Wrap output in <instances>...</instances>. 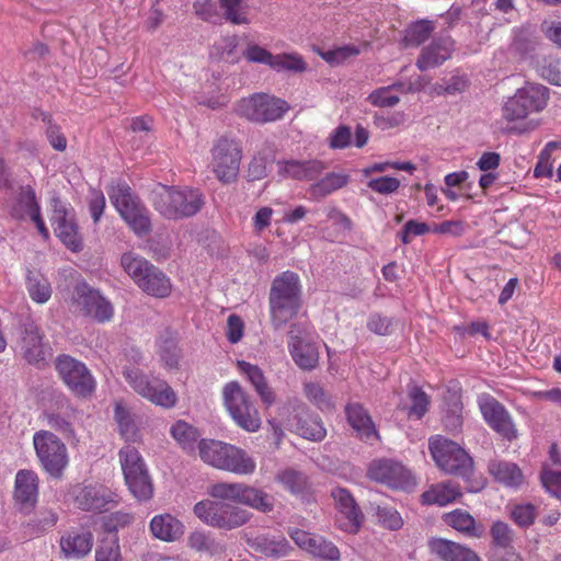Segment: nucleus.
I'll list each match as a JSON object with an SVG mask.
<instances>
[{"label": "nucleus", "mask_w": 561, "mask_h": 561, "mask_svg": "<svg viewBox=\"0 0 561 561\" xmlns=\"http://www.w3.org/2000/svg\"><path fill=\"white\" fill-rule=\"evenodd\" d=\"M53 213L51 226L58 239L72 252L82 250V238L78 231L75 211L71 206L65 204L60 198H51Z\"/></svg>", "instance_id": "nucleus-17"}, {"label": "nucleus", "mask_w": 561, "mask_h": 561, "mask_svg": "<svg viewBox=\"0 0 561 561\" xmlns=\"http://www.w3.org/2000/svg\"><path fill=\"white\" fill-rule=\"evenodd\" d=\"M118 458L125 479L149 471L140 453L129 444L119 449Z\"/></svg>", "instance_id": "nucleus-41"}, {"label": "nucleus", "mask_w": 561, "mask_h": 561, "mask_svg": "<svg viewBox=\"0 0 561 561\" xmlns=\"http://www.w3.org/2000/svg\"><path fill=\"white\" fill-rule=\"evenodd\" d=\"M33 445L42 468L53 478H60L69 465L68 449L54 433L41 430L33 435Z\"/></svg>", "instance_id": "nucleus-11"}, {"label": "nucleus", "mask_w": 561, "mask_h": 561, "mask_svg": "<svg viewBox=\"0 0 561 561\" xmlns=\"http://www.w3.org/2000/svg\"><path fill=\"white\" fill-rule=\"evenodd\" d=\"M300 277L293 271L278 274L272 282L268 294V309L275 329L284 327L297 316L302 304Z\"/></svg>", "instance_id": "nucleus-1"}, {"label": "nucleus", "mask_w": 561, "mask_h": 561, "mask_svg": "<svg viewBox=\"0 0 561 561\" xmlns=\"http://www.w3.org/2000/svg\"><path fill=\"white\" fill-rule=\"evenodd\" d=\"M316 51L322 59L333 66L341 65L350 57L357 56L360 53L359 48L355 45H344L327 51L317 49Z\"/></svg>", "instance_id": "nucleus-54"}, {"label": "nucleus", "mask_w": 561, "mask_h": 561, "mask_svg": "<svg viewBox=\"0 0 561 561\" xmlns=\"http://www.w3.org/2000/svg\"><path fill=\"white\" fill-rule=\"evenodd\" d=\"M374 124L381 130L398 127L404 124L407 115L404 112H393L390 114L376 113L373 116Z\"/></svg>", "instance_id": "nucleus-63"}, {"label": "nucleus", "mask_w": 561, "mask_h": 561, "mask_svg": "<svg viewBox=\"0 0 561 561\" xmlns=\"http://www.w3.org/2000/svg\"><path fill=\"white\" fill-rule=\"evenodd\" d=\"M201 459L221 470L240 476L252 474L256 463L243 449L215 439H202L198 445Z\"/></svg>", "instance_id": "nucleus-3"}, {"label": "nucleus", "mask_w": 561, "mask_h": 561, "mask_svg": "<svg viewBox=\"0 0 561 561\" xmlns=\"http://www.w3.org/2000/svg\"><path fill=\"white\" fill-rule=\"evenodd\" d=\"M25 285L28 296L34 302L43 305L50 299L51 285L44 275L28 271Z\"/></svg>", "instance_id": "nucleus-43"}, {"label": "nucleus", "mask_w": 561, "mask_h": 561, "mask_svg": "<svg viewBox=\"0 0 561 561\" xmlns=\"http://www.w3.org/2000/svg\"><path fill=\"white\" fill-rule=\"evenodd\" d=\"M271 68L277 72L288 71L302 73L307 70L308 65L298 53H283L273 56Z\"/></svg>", "instance_id": "nucleus-48"}, {"label": "nucleus", "mask_w": 561, "mask_h": 561, "mask_svg": "<svg viewBox=\"0 0 561 561\" xmlns=\"http://www.w3.org/2000/svg\"><path fill=\"white\" fill-rule=\"evenodd\" d=\"M345 412L350 425L356 431L362 439L369 443L378 439V433L374 423L360 404L350 403L346 405Z\"/></svg>", "instance_id": "nucleus-34"}, {"label": "nucleus", "mask_w": 561, "mask_h": 561, "mask_svg": "<svg viewBox=\"0 0 561 561\" xmlns=\"http://www.w3.org/2000/svg\"><path fill=\"white\" fill-rule=\"evenodd\" d=\"M540 478L543 488L550 494L561 500V472L543 470Z\"/></svg>", "instance_id": "nucleus-64"}, {"label": "nucleus", "mask_w": 561, "mask_h": 561, "mask_svg": "<svg viewBox=\"0 0 561 561\" xmlns=\"http://www.w3.org/2000/svg\"><path fill=\"white\" fill-rule=\"evenodd\" d=\"M289 334V352L296 365L304 370H312L319 362V352L314 344L306 341L296 332V325H291Z\"/></svg>", "instance_id": "nucleus-25"}, {"label": "nucleus", "mask_w": 561, "mask_h": 561, "mask_svg": "<svg viewBox=\"0 0 561 561\" xmlns=\"http://www.w3.org/2000/svg\"><path fill=\"white\" fill-rule=\"evenodd\" d=\"M248 546L266 558L280 559L293 552V547L283 535L261 534L247 540Z\"/></svg>", "instance_id": "nucleus-24"}, {"label": "nucleus", "mask_w": 561, "mask_h": 561, "mask_svg": "<svg viewBox=\"0 0 561 561\" xmlns=\"http://www.w3.org/2000/svg\"><path fill=\"white\" fill-rule=\"evenodd\" d=\"M41 207L36 201V195L31 186L21 187L16 203L11 209V216L16 219H24L32 217L36 211H39Z\"/></svg>", "instance_id": "nucleus-44"}, {"label": "nucleus", "mask_w": 561, "mask_h": 561, "mask_svg": "<svg viewBox=\"0 0 561 561\" xmlns=\"http://www.w3.org/2000/svg\"><path fill=\"white\" fill-rule=\"evenodd\" d=\"M454 50V41L449 36L438 37L425 46L416 60L421 71L436 68L450 58Z\"/></svg>", "instance_id": "nucleus-26"}, {"label": "nucleus", "mask_w": 561, "mask_h": 561, "mask_svg": "<svg viewBox=\"0 0 561 561\" xmlns=\"http://www.w3.org/2000/svg\"><path fill=\"white\" fill-rule=\"evenodd\" d=\"M430 453L437 467L445 473L468 479L473 471V460L457 443L442 435L428 440Z\"/></svg>", "instance_id": "nucleus-6"}, {"label": "nucleus", "mask_w": 561, "mask_h": 561, "mask_svg": "<svg viewBox=\"0 0 561 561\" xmlns=\"http://www.w3.org/2000/svg\"><path fill=\"white\" fill-rule=\"evenodd\" d=\"M114 417L122 437L126 442H136L138 439V430L131 414L122 403L115 404Z\"/></svg>", "instance_id": "nucleus-51"}, {"label": "nucleus", "mask_w": 561, "mask_h": 561, "mask_svg": "<svg viewBox=\"0 0 561 561\" xmlns=\"http://www.w3.org/2000/svg\"><path fill=\"white\" fill-rule=\"evenodd\" d=\"M19 347L27 363L38 366L45 364L51 351L49 345L43 342L39 329L33 323L25 324Z\"/></svg>", "instance_id": "nucleus-22"}, {"label": "nucleus", "mask_w": 561, "mask_h": 561, "mask_svg": "<svg viewBox=\"0 0 561 561\" xmlns=\"http://www.w3.org/2000/svg\"><path fill=\"white\" fill-rule=\"evenodd\" d=\"M478 405L485 423L507 440L517 437V430L506 408L489 393L478 397Z\"/></svg>", "instance_id": "nucleus-20"}, {"label": "nucleus", "mask_w": 561, "mask_h": 561, "mask_svg": "<svg viewBox=\"0 0 561 561\" xmlns=\"http://www.w3.org/2000/svg\"><path fill=\"white\" fill-rule=\"evenodd\" d=\"M38 497V476L32 470H19L14 481V500L22 508H32Z\"/></svg>", "instance_id": "nucleus-29"}, {"label": "nucleus", "mask_w": 561, "mask_h": 561, "mask_svg": "<svg viewBox=\"0 0 561 561\" xmlns=\"http://www.w3.org/2000/svg\"><path fill=\"white\" fill-rule=\"evenodd\" d=\"M224 16L234 25L249 24L247 0H218Z\"/></svg>", "instance_id": "nucleus-50"}, {"label": "nucleus", "mask_w": 561, "mask_h": 561, "mask_svg": "<svg viewBox=\"0 0 561 561\" xmlns=\"http://www.w3.org/2000/svg\"><path fill=\"white\" fill-rule=\"evenodd\" d=\"M75 419L76 410L69 404L67 400H62L60 402L58 411L45 410L43 412V420L46 422V424L66 437H71L75 435Z\"/></svg>", "instance_id": "nucleus-32"}, {"label": "nucleus", "mask_w": 561, "mask_h": 561, "mask_svg": "<svg viewBox=\"0 0 561 561\" xmlns=\"http://www.w3.org/2000/svg\"><path fill=\"white\" fill-rule=\"evenodd\" d=\"M208 494L213 499L229 500L261 513H271L275 506L273 495L244 483H214L208 488Z\"/></svg>", "instance_id": "nucleus-7"}, {"label": "nucleus", "mask_w": 561, "mask_h": 561, "mask_svg": "<svg viewBox=\"0 0 561 561\" xmlns=\"http://www.w3.org/2000/svg\"><path fill=\"white\" fill-rule=\"evenodd\" d=\"M549 100V89L542 84L527 83L516 90L503 105V117L508 122L526 118L542 111Z\"/></svg>", "instance_id": "nucleus-10"}, {"label": "nucleus", "mask_w": 561, "mask_h": 561, "mask_svg": "<svg viewBox=\"0 0 561 561\" xmlns=\"http://www.w3.org/2000/svg\"><path fill=\"white\" fill-rule=\"evenodd\" d=\"M222 400L226 410L239 427L251 433L261 427L259 411L238 381H230L224 386Z\"/></svg>", "instance_id": "nucleus-8"}, {"label": "nucleus", "mask_w": 561, "mask_h": 561, "mask_svg": "<svg viewBox=\"0 0 561 561\" xmlns=\"http://www.w3.org/2000/svg\"><path fill=\"white\" fill-rule=\"evenodd\" d=\"M367 102L375 107H394L399 102L400 98L396 94H391V87H381L371 91L367 96Z\"/></svg>", "instance_id": "nucleus-58"}, {"label": "nucleus", "mask_w": 561, "mask_h": 561, "mask_svg": "<svg viewBox=\"0 0 561 561\" xmlns=\"http://www.w3.org/2000/svg\"><path fill=\"white\" fill-rule=\"evenodd\" d=\"M436 24L432 20L421 19L411 22L402 32L401 44L404 47H419L434 33Z\"/></svg>", "instance_id": "nucleus-38"}, {"label": "nucleus", "mask_w": 561, "mask_h": 561, "mask_svg": "<svg viewBox=\"0 0 561 561\" xmlns=\"http://www.w3.org/2000/svg\"><path fill=\"white\" fill-rule=\"evenodd\" d=\"M138 287L147 295L156 298H165L172 291L170 278L158 267L146 274Z\"/></svg>", "instance_id": "nucleus-39"}, {"label": "nucleus", "mask_w": 561, "mask_h": 561, "mask_svg": "<svg viewBox=\"0 0 561 561\" xmlns=\"http://www.w3.org/2000/svg\"><path fill=\"white\" fill-rule=\"evenodd\" d=\"M286 101L266 93H255L240 100L234 112L255 123H268L280 119L288 111Z\"/></svg>", "instance_id": "nucleus-13"}, {"label": "nucleus", "mask_w": 561, "mask_h": 561, "mask_svg": "<svg viewBox=\"0 0 561 561\" xmlns=\"http://www.w3.org/2000/svg\"><path fill=\"white\" fill-rule=\"evenodd\" d=\"M461 495L462 492L459 484L451 481L439 482L432 484L428 490L421 495V502L425 505L446 506L457 501Z\"/></svg>", "instance_id": "nucleus-33"}, {"label": "nucleus", "mask_w": 561, "mask_h": 561, "mask_svg": "<svg viewBox=\"0 0 561 561\" xmlns=\"http://www.w3.org/2000/svg\"><path fill=\"white\" fill-rule=\"evenodd\" d=\"M428 547L431 552L443 561H481L471 548L445 538L431 539Z\"/></svg>", "instance_id": "nucleus-28"}, {"label": "nucleus", "mask_w": 561, "mask_h": 561, "mask_svg": "<svg viewBox=\"0 0 561 561\" xmlns=\"http://www.w3.org/2000/svg\"><path fill=\"white\" fill-rule=\"evenodd\" d=\"M277 174L282 179H291L297 181H311L318 178L324 165L318 160H279L276 162Z\"/></svg>", "instance_id": "nucleus-27"}, {"label": "nucleus", "mask_w": 561, "mask_h": 561, "mask_svg": "<svg viewBox=\"0 0 561 561\" xmlns=\"http://www.w3.org/2000/svg\"><path fill=\"white\" fill-rule=\"evenodd\" d=\"M488 470L495 481L507 488H518L524 483L522 470L514 462L492 460Z\"/></svg>", "instance_id": "nucleus-37"}, {"label": "nucleus", "mask_w": 561, "mask_h": 561, "mask_svg": "<svg viewBox=\"0 0 561 561\" xmlns=\"http://www.w3.org/2000/svg\"><path fill=\"white\" fill-rule=\"evenodd\" d=\"M410 404L399 403L398 408L405 412L409 419L421 420L428 411L430 397L416 385L408 386Z\"/></svg>", "instance_id": "nucleus-40"}, {"label": "nucleus", "mask_w": 561, "mask_h": 561, "mask_svg": "<svg viewBox=\"0 0 561 561\" xmlns=\"http://www.w3.org/2000/svg\"><path fill=\"white\" fill-rule=\"evenodd\" d=\"M378 523L389 530H399L404 522L401 514L393 507L378 505L376 507Z\"/></svg>", "instance_id": "nucleus-56"}, {"label": "nucleus", "mask_w": 561, "mask_h": 561, "mask_svg": "<svg viewBox=\"0 0 561 561\" xmlns=\"http://www.w3.org/2000/svg\"><path fill=\"white\" fill-rule=\"evenodd\" d=\"M443 519L446 525L466 537L479 539L485 534L483 524L477 522L467 511L460 508L454 510L446 513Z\"/></svg>", "instance_id": "nucleus-31"}, {"label": "nucleus", "mask_w": 561, "mask_h": 561, "mask_svg": "<svg viewBox=\"0 0 561 561\" xmlns=\"http://www.w3.org/2000/svg\"><path fill=\"white\" fill-rule=\"evenodd\" d=\"M125 482L130 493L138 501L147 502L153 496V483L149 471L138 476L129 474Z\"/></svg>", "instance_id": "nucleus-49"}, {"label": "nucleus", "mask_w": 561, "mask_h": 561, "mask_svg": "<svg viewBox=\"0 0 561 561\" xmlns=\"http://www.w3.org/2000/svg\"><path fill=\"white\" fill-rule=\"evenodd\" d=\"M367 186L381 195H389L398 191L400 187V181L393 176H379L370 179Z\"/></svg>", "instance_id": "nucleus-62"}, {"label": "nucleus", "mask_w": 561, "mask_h": 561, "mask_svg": "<svg viewBox=\"0 0 561 561\" xmlns=\"http://www.w3.org/2000/svg\"><path fill=\"white\" fill-rule=\"evenodd\" d=\"M56 369L67 387L78 397L91 396L96 382L87 366L69 355H59Z\"/></svg>", "instance_id": "nucleus-16"}, {"label": "nucleus", "mask_w": 561, "mask_h": 561, "mask_svg": "<svg viewBox=\"0 0 561 561\" xmlns=\"http://www.w3.org/2000/svg\"><path fill=\"white\" fill-rule=\"evenodd\" d=\"M76 506L87 512H101L113 500V493L101 485H77L72 489Z\"/></svg>", "instance_id": "nucleus-23"}, {"label": "nucleus", "mask_w": 561, "mask_h": 561, "mask_svg": "<svg viewBox=\"0 0 561 561\" xmlns=\"http://www.w3.org/2000/svg\"><path fill=\"white\" fill-rule=\"evenodd\" d=\"M123 374L128 385L142 398L164 409L175 407L176 392L165 380L149 377L139 369H125Z\"/></svg>", "instance_id": "nucleus-12"}, {"label": "nucleus", "mask_w": 561, "mask_h": 561, "mask_svg": "<svg viewBox=\"0 0 561 561\" xmlns=\"http://www.w3.org/2000/svg\"><path fill=\"white\" fill-rule=\"evenodd\" d=\"M561 148L560 141H549L545 148L541 150L538 157V162L534 170V175L536 178H552L553 175V159L551 157L552 152Z\"/></svg>", "instance_id": "nucleus-53"}, {"label": "nucleus", "mask_w": 561, "mask_h": 561, "mask_svg": "<svg viewBox=\"0 0 561 561\" xmlns=\"http://www.w3.org/2000/svg\"><path fill=\"white\" fill-rule=\"evenodd\" d=\"M154 209L167 219L196 215L205 204L204 194L196 188L159 185L152 193Z\"/></svg>", "instance_id": "nucleus-2"}, {"label": "nucleus", "mask_w": 561, "mask_h": 561, "mask_svg": "<svg viewBox=\"0 0 561 561\" xmlns=\"http://www.w3.org/2000/svg\"><path fill=\"white\" fill-rule=\"evenodd\" d=\"M93 547V536L90 531L68 533L60 539V548L67 558L80 559L85 557Z\"/></svg>", "instance_id": "nucleus-36"}, {"label": "nucleus", "mask_w": 561, "mask_h": 561, "mask_svg": "<svg viewBox=\"0 0 561 561\" xmlns=\"http://www.w3.org/2000/svg\"><path fill=\"white\" fill-rule=\"evenodd\" d=\"M225 501L202 500L194 505L193 513L205 525L222 530L239 528L251 519L250 512Z\"/></svg>", "instance_id": "nucleus-5"}, {"label": "nucleus", "mask_w": 561, "mask_h": 561, "mask_svg": "<svg viewBox=\"0 0 561 561\" xmlns=\"http://www.w3.org/2000/svg\"><path fill=\"white\" fill-rule=\"evenodd\" d=\"M170 433L178 444L187 453L195 450V444L201 436L194 426L182 420L171 426Z\"/></svg>", "instance_id": "nucleus-47"}, {"label": "nucleus", "mask_w": 561, "mask_h": 561, "mask_svg": "<svg viewBox=\"0 0 561 561\" xmlns=\"http://www.w3.org/2000/svg\"><path fill=\"white\" fill-rule=\"evenodd\" d=\"M43 122L47 123L46 135L50 146L58 150L64 151L67 148V139L60 131L59 126L51 122V116L48 113H41Z\"/></svg>", "instance_id": "nucleus-59"}, {"label": "nucleus", "mask_w": 561, "mask_h": 561, "mask_svg": "<svg viewBox=\"0 0 561 561\" xmlns=\"http://www.w3.org/2000/svg\"><path fill=\"white\" fill-rule=\"evenodd\" d=\"M210 169L216 179L230 184L238 178L240 162L242 159V148L240 142L228 136L217 138L210 150Z\"/></svg>", "instance_id": "nucleus-9"}, {"label": "nucleus", "mask_w": 561, "mask_h": 561, "mask_svg": "<svg viewBox=\"0 0 561 561\" xmlns=\"http://www.w3.org/2000/svg\"><path fill=\"white\" fill-rule=\"evenodd\" d=\"M288 536L304 552L319 561H340L341 551L325 537L298 527H289Z\"/></svg>", "instance_id": "nucleus-18"}, {"label": "nucleus", "mask_w": 561, "mask_h": 561, "mask_svg": "<svg viewBox=\"0 0 561 561\" xmlns=\"http://www.w3.org/2000/svg\"><path fill=\"white\" fill-rule=\"evenodd\" d=\"M331 495L340 515V528L350 534L357 533L363 522V514L352 494L346 489L334 488Z\"/></svg>", "instance_id": "nucleus-21"}, {"label": "nucleus", "mask_w": 561, "mask_h": 561, "mask_svg": "<svg viewBox=\"0 0 561 561\" xmlns=\"http://www.w3.org/2000/svg\"><path fill=\"white\" fill-rule=\"evenodd\" d=\"M276 481L296 496H304L309 491L307 476L291 468L279 471Z\"/></svg>", "instance_id": "nucleus-45"}, {"label": "nucleus", "mask_w": 561, "mask_h": 561, "mask_svg": "<svg viewBox=\"0 0 561 561\" xmlns=\"http://www.w3.org/2000/svg\"><path fill=\"white\" fill-rule=\"evenodd\" d=\"M95 561H123L116 537L103 540L95 551Z\"/></svg>", "instance_id": "nucleus-60"}, {"label": "nucleus", "mask_w": 561, "mask_h": 561, "mask_svg": "<svg viewBox=\"0 0 561 561\" xmlns=\"http://www.w3.org/2000/svg\"><path fill=\"white\" fill-rule=\"evenodd\" d=\"M368 476L371 480L394 490L410 491L416 484L411 471L401 462L391 459L373 461L368 469Z\"/></svg>", "instance_id": "nucleus-19"}, {"label": "nucleus", "mask_w": 561, "mask_h": 561, "mask_svg": "<svg viewBox=\"0 0 561 561\" xmlns=\"http://www.w3.org/2000/svg\"><path fill=\"white\" fill-rule=\"evenodd\" d=\"M490 535L495 547L510 550L508 548L514 541V533L506 523L502 520L494 522L490 527Z\"/></svg>", "instance_id": "nucleus-55"}, {"label": "nucleus", "mask_w": 561, "mask_h": 561, "mask_svg": "<svg viewBox=\"0 0 561 561\" xmlns=\"http://www.w3.org/2000/svg\"><path fill=\"white\" fill-rule=\"evenodd\" d=\"M71 302L82 316L91 318L99 323L110 322L114 317V306L112 302L85 282L76 284Z\"/></svg>", "instance_id": "nucleus-14"}, {"label": "nucleus", "mask_w": 561, "mask_h": 561, "mask_svg": "<svg viewBox=\"0 0 561 561\" xmlns=\"http://www.w3.org/2000/svg\"><path fill=\"white\" fill-rule=\"evenodd\" d=\"M238 368L248 377L261 401L266 407L273 405L276 401V396L273 389L267 385L262 369L259 366L252 365L245 360H239Z\"/></svg>", "instance_id": "nucleus-35"}, {"label": "nucleus", "mask_w": 561, "mask_h": 561, "mask_svg": "<svg viewBox=\"0 0 561 561\" xmlns=\"http://www.w3.org/2000/svg\"><path fill=\"white\" fill-rule=\"evenodd\" d=\"M366 327L371 333L380 336H386L391 334L393 321L391 318L387 316H383L378 312H373L368 317Z\"/></svg>", "instance_id": "nucleus-61"}, {"label": "nucleus", "mask_w": 561, "mask_h": 561, "mask_svg": "<svg viewBox=\"0 0 561 561\" xmlns=\"http://www.w3.org/2000/svg\"><path fill=\"white\" fill-rule=\"evenodd\" d=\"M304 390L307 399L320 410L325 411L333 408L330 397L319 383L307 382L305 383Z\"/></svg>", "instance_id": "nucleus-57"}, {"label": "nucleus", "mask_w": 561, "mask_h": 561, "mask_svg": "<svg viewBox=\"0 0 561 561\" xmlns=\"http://www.w3.org/2000/svg\"><path fill=\"white\" fill-rule=\"evenodd\" d=\"M348 180V175L344 173H328L321 180L310 185L309 193L312 198L320 199L344 187Z\"/></svg>", "instance_id": "nucleus-42"}, {"label": "nucleus", "mask_w": 561, "mask_h": 561, "mask_svg": "<svg viewBox=\"0 0 561 561\" xmlns=\"http://www.w3.org/2000/svg\"><path fill=\"white\" fill-rule=\"evenodd\" d=\"M107 194L115 209L135 234L142 237L150 232L149 211L126 183L111 185Z\"/></svg>", "instance_id": "nucleus-4"}, {"label": "nucleus", "mask_w": 561, "mask_h": 561, "mask_svg": "<svg viewBox=\"0 0 561 561\" xmlns=\"http://www.w3.org/2000/svg\"><path fill=\"white\" fill-rule=\"evenodd\" d=\"M121 262L124 271L137 285L144 279L146 274H149L156 267L146 259L131 252L123 254Z\"/></svg>", "instance_id": "nucleus-46"}, {"label": "nucleus", "mask_w": 561, "mask_h": 561, "mask_svg": "<svg viewBox=\"0 0 561 561\" xmlns=\"http://www.w3.org/2000/svg\"><path fill=\"white\" fill-rule=\"evenodd\" d=\"M283 426L309 440H322L327 431L320 417L311 415L302 402H296L290 408H283L280 413Z\"/></svg>", "instance_id": "nucleus-15"}, {"label": "nucleus", "mask_w": 561, "mask_h": 561, "mask_svg": "<svg viewBox=\"0 0 561 561\" xmlns=\"http://www.w3.org/2000/svg\"><path fill=\"white\" fill-rule=\"evenodd\" d=\"M538 75L554 85H561V59L554 56L541 57L536 66Z\"/></svg>", "instance_id": "nucleus-52"}, {"label": "nucleus", "mask_w": 561, "mask_h": 561, "mask_svg": "<svg viewBox=\"0 0 561 561\" xmlns=\"http://www.w3.org/2000/svg\"><path fill=\"white\" fill-rule=\"evenodd\" d=\"M149 528L154 538L164 542L179 540L185 531L184 524L169 513L153 516L150 520Z\"/></svg>", "instance_id": "nucleus-30"}]
</instances>
